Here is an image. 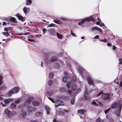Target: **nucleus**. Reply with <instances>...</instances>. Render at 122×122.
<instances>
[{"mask_svg": "<svg viewBox=\"0 0 122 122\" xmlns=\"http://www.w3.org/2000/svg\"><path fill=\"white\" fill-rule=\"evenodd\" d=\"M113 95V93H112L111 95V94L109 93H104L101 95V97L102 99L105 101L106 105L108 104Z\"/></svg>", "mask_w": 122, "mask_h": 122, "instance_id": "nucleus-5", "label": "nucleus"}, {"mask_svg": "<svg viewBox=\"0 0 122 122\" xmlns=\"http://www.w3.org/2000/svg\"><path fill=\"white\" fill-rule=\"evenodd\" d=\"M54 67L56 69H58L60 68V65L58 63L56 62L54 63Z\"/></svg>", "mask_w": 122, "mask_h": 122, "instance_id": "nucleus-16", "label": "nucleus"}, {"mask_svg": "<svg viewBox=\"0 0 122 122\" xmlns=\"http://www.w3.org/2000/svg\"><path fill=\"white\" fill-rule=\"evenodd\" d=\"M42 112H36L35 113V115L36 116L39 117L42 114Z\"/></svg>", "mask_w": 122, "mask_h": 122, "instance_id": "nucleus-24", "label": "nucleus"}, {"mask_svg": "<svg viewBox=\"0 0 122 122\" xmlns=\"http://www.w3.org/2000/svg\"><path fill=\"white\" fill-rule=\"evenodd\" d=\"M13 93H17L19 91V89L18 87H16L13 88L12 90Z\"/></svg>", "mask_w": 122, "mask_h": 122, "instance_id": "nucleus-19", "label": "nucleus"}, {"mask_svg": "<svg viewBox=\"0 0 122 122\" xmlns=\"http://www.w3.org/2000/svg\"><path fill=\"white\" fill-rule=\"evenodd\" d=\"M21 115L23 116H25L26 115V113L24 111H22Z\"/></svg>", "mask_w": 122, "mask_h": 122, "instance_id": "nucleus-42", "label": "nucleus"}, {"mask_svg": "<svg viewBox=\"0 0 122 122\" xmlns=\"http://www.w3.org/2000/svg\"><path fill=\"white\" fill-rule=\"evenodd\" d=\"M25 107H26V106L25 105V104H24V103L23 104H22L21 106V107L23 108H25Z\"/></svg>", "mask_w": 122, "mask_h": 122, "instance_id": "nucleus-61", "label": "nucleus"}, {"mask_svg": "<svg viewBox=\"0 0 122 122\" xmlns=\"http://www.w3.org/2000/svg\"><path fill=\"white\" fill-rule=\"evenodd\" d=\"M67 80H68L67 78L64 76L62 78V81L64 82H66Z\"/></svg>", "mask_w": 122, "mask_h": 122, "instance_id": "nucleus-41", "label": "nucleus"}, {"mask_svg": "<svg viewBox=\"0 0 122 122\" xmlns=\"http://www.w3.org/2000/svg\"><path fill=\"white\" fill-rule=\"evenodd\" d=\"M57 32L53 28L49 29L47 30V33L48 34L51 36L55 37L56 36V34Z\"/></svg>", "mask_w": 122, "mask_h": 122, "instance_id": "nucleus-6", "label": "nucleus"}, {"mask_svg": "<svg viewBox=\"0 0 122 122\" xmlns=\"http://www.w3.org/2000/svg\"><path fill=\"white\" fill-rule=\"evenodd\" d=\"M46 62L47 64H49L50 63V62H51V61H50V59L49 60L47 59H46Z\"/></svg>", "mask_w": 122, "mask_h": 122, "instance_id": "nucleus-64", "label": "nucleus"}, {"mask_svg": "<svg viewBox=\"0 0 122 122\" xmlns=\"http://www.w3.org/2000/svg\"><path fill=\"white\" fill-rule=\"evenodd\" d=\"M63 98L64 99L67 101L70 99V97L69 96L67 95L63 96Z\"/></svg>", "mask_w": 122, "mask_h": 122, "instance_id": "nucleus-29", "label": "nucleus"}, {"mask_svg": "<svg viewBox=\"0 0 122 122\" xmlns=\"http://www.w3.org/2000/svg\"><path fill=\"white\" fill-rule=\"evenodd\" d=\"M97 26H92L91 28V30L93 32L95 30H97Z\"/></svg>", "mask_w": 122, "mask_h": 122, "instance_id": "nucleus-30", "label": "nucleus"}, {"mask_svg": "<svg viewBox=\"0 0 122 122\" xmlns=\"http://www.w3.org/2000/svg\"><path fill=\"white\" fill-rule=\"evenodd\" d=\"M112 49L114 51H116V47H115V46H112Z\"/></svg>", "mask_w": 122, "mask_h": 122, "instance_id": "nucleus-58", "label": "nucleus"}, {"mask_svg": "<svg viewBox=\"0 0 122 122\" xmlns=\"http://www.w3.org/2000/svg\"><path fill=\"white\" fill-rule=\"evenodd\" d=\"M99 37V36L98 35H96L93 38L94 39H98Z\"/></svg>", "mask_w": 122, "mask_h": 122, "instance_id": "nucleus-62", "label": "nucleus"}, {"mask_svg": "<svg viewBox=\"0 0 122 122\" xmlns=\"http://www.w3.org/2000/svg\"><path fill=\"white\" fill-rule=\"evenodd\" d=\"M66 65L67 66V67L69 69V68H70L71 66V65L70 63L69 62L67 61L66 62Z\"/></svg>", "mask_w": 122, "mask_h": 122, "instance_id": "nucleus-43", "label": "nucleus"}, {"mask_svg": "<svg viewBox=\"0 0 122 122\" xmlns=\"http://www.w3.org/2000/svg\"><path fill=\"white\" fill-rule=\"evenodd\" d=\"M86 112V110L82 109H80L77 111V112L80 114L81 115L85 114V113Z\"/></svg>", "mask_w": 122, "mask_h": 122, "instance_id": "nucleus-13", "label": "nucleus"}, {"mask_svg": "<svg viewBox=\"0 0 122 122\" xmlns=\"http://www.w3.org/2000/svg\"><path fill=\"white\" fill-rule=\"evenodd\" d=\"M15 16L18 18V19L22 22L24 21L26 18L25 17H23L22 16L18 14H17L15 15Z\"/></svg>", "mask_w": 122, "mask_h": 122, "instance_id": "nucleus-12", "label": "nucleus"}, {"mask_svg": "<svg viewBox=\"0 0 122 122\" xmlns=\"http://www.w3.org/2000/svg\"><path fill=\"white\" fill-rule=\"evenodd\" d=\"M28 98L31 101H32L33 100L34 97L32 96H30Z\"/></svg>", "mask_w": 122, "mask_h": 122, "instance_id": "nucleus-54", "label": "nucleus"}, {"mask_svg": "<svg viewBox=\"0 0 122 122\" xmlns=\"http://www.w3.org/2000/svg\"><path fill=\"white\" fill-rule=\"evenodd\" d=\"M25 4L27 5H30L32 3V0H25Z\"/></svg>", "mask_w": 122, "mask_h": 122, "instance_id": "nucleus-21", "label": "nucleus"}, {"mask_svg": "<svg viewBox=\"0 0 122 122\" xmlns=\"http://www.w3.org/2000/svg\"><path fill=\"white\" fill-rule=\"evenodd\" d=\"M36 107H32L31 111L32 112H36Z\"/></svg>", "mask_w": 122, "mask_h": 122, "instance_id": "nucleus-55", "label": "nucleus"}, {"mask_svg": "<svg viewBox=\"0 0 122 122\" xmlns=\"http://www.w3.org/2000/svg\"><path fill=\"white\" fill-rule=\"evenodd\" d=\"M59 92L61 93H65L67 95H70L71 92L68 90L66 89L63 87L60 88L59 89Z\"/></svg>", "mask_w": 122, "mask_h": 122, "instance_id": "nucleus-9", "label": "nucleus"}, {"mask_svg": "<svg viewBox=\"0 0 122 122\" xmlns=\"http://www.w3.org/2000/svg\"><path fill=\"white\" fill-rule=\"evenodd\" d=\"M2 34L5 36L8 37V36H10V34L9 33L7 32H2Z\"/></svg>", "mask_w": 122, "mask_h": 122, "instance_id": "nucleus-27", "label": "nucleus"}, {"mask_svg": "<svg viewBox=\"0 0 122 122\" xmlns=\"http://www.w3.org/2000/svg\"><path fill=\"white\" fill-rule=\"evenodd\" d=\"M3 76H2V74H0V86L1 85L2 83L3 82ZM5 86L2 85L0 87V92L2 91L3 90L6 88Z\"/></svg>", "mask_w": 122, "mask_h": 122, "instance_id": "nucleus-10", "label": "nucleus"}, {"mask_svg": "<svg viewBox=\"0 0 122 122\" xmlns=\"http://www.w3.org/2000/svg\"><path fill=\"white\" fill-rule=\"evenodd\" d=\"M97 30L100 33H102L103 32V31L101 29L97 27Z\"/></svg>", "mask_w": 122, "mask_h": 122, "instance_id": "nucleus-49", "label": "nucleus"}, {"mask_svg": "<svg viewBox=\"0 0 122 122\" xmlns=\"http://www.w3.org/2000/svg\"><path fill=\"white\" fill-rule=\"evenodd\" d=\"M98 16V14L97 15V16L95 15H92L88 17L82 19L78 23V24L79 25L83 26V24L86 21L90 20L93 22H95L96 21L97 19V20H99V19Z\"/></svg>", "mask_w": 122, "mask_h": 122, "instance_id": "nucleus-3", "label": "nucleus"}, {"mask_svg": "<svg viewBox=\"0 0 122 122\" xmlns=\"http://www.w3.org/2000/svg\"><path fill=\"white\" fill-rule=\"evenodd\" d=\"M16 35H19L20 36H22V35H23V33H16L15 34Z\"/></svg>", "mask_w": 122, "mask_h": 122, "instance_id": "nucleus-60", "label": "nucleus"}, {"mask_svg": "<svg viewBox=\"0 0 122 122\" xmlns=\"http://www.w3.org/2000/svg\"><path fill=\"white\" fill-rule=\"evenodd\" d=\"M45 109L47 115H49L50 114V109L49 107L47 106H45Z\"/></svg>", "mask_w": 122, "mask_h": 122, "instance_id": "nucleus-22", "label": "nucleus"}, {"mask_svg": "<svg viewBox=\"0 0 122 122\" xmlns=\"http://www.w3.org/2000/svg\"><path fill=\"white\" fill-rule=\"evenodd\" d=\"M26 101H25L23 103L25 104V105L26 106V107H27L28 106H29L30 105V103H28V102H25Z\"/></svg>", "mask_w": 122, "mask_h": 122, "instance_id": "nucleus-47", "label": "nucleus"}, {"mask_svg": "<svg viewBox=\"0 0 122 122\" xmlns=\"http://www.w3.org/2000/svg\"><path fill=\"white\" fill-rule=\"evenodd\" d=\"M83 98H86L88 99L91 98V96L89 95L88 92L86 90H85L83 96Z\"/></svg>", "mask_w": 122, "mask_h": 122, "instance_id": "nucleus-11", "label": "nucleus"}, {"mask_svg": "<svg viewBox=\"0 0 122 122\" xmlns=\"http://www.w3.org/2000/svg\"><path fill=\"white\" fill-rule=\"evenodd\" d=\"M40 104V102L39 101H36V100H34L32 102V105L35 106H39Z\"/></svg>", "mask_w": 122, "mask_h": 122, "instance_id": "nucleus-14", "label": "nucleus"}, {"mask_svg": "<svg viewBox=\"0 0 122 122\" xmlns=\"http://www.w3.org/2000/svg\"><path fill=\"white\" fill-rule=\"evenodd\" d=\"M66 87L68 89H71L73 91L72 93H75V96L81 91V89L80 88H76V85L74 83H72L71 81H68L66 84Z\"/></svg>", "mask_w": 122, "mask_h": 122, "instance_id": "nucleus-2", "label": "nucleus"}, {"mask_svg": "<svg viewBox=\"0 0 122 122\" xmlns=\"http://www.w3.org/2000/svg\"><path fill=\"white\" fill-rule=\"evenodd\" d=\"M30 10V8L26 7H24L23 9L24 12L25 14L29 13Z\"/></svg>", "mask_w": 122, "mask_h": 122, "instance_id": "nucleus-15", "label": "nucleus"}, {"mask_svg": "<svg viewBox=\"0 0 122 122\" xmlns=\"http://www.w3.org/2000/svg\"><path fill=\"white\" fill-rule=\"evenodd\" d=\"M42 30L44 34H45L46 32L47 31V30L45 28H42Z\"/></svg>", "mask_w": 122, "mask_h": 122, "instance_id": "nucleus-52", "label": "nucleus"}, {"mask_svg": "<svg viewBox=\"0 0 122 122\" xmlns=\"http://www.w3.org/2000/svg\"><path fill=\"white\" fill-rule=\"evenodd\" d=\"M54 76V74L53 72H51L49 73V76L50 78L52 79L53 78Z\"/></svg>", "mask_w": 122, "mask_h": 122, "instance_id": "nucleus-28", "label": "nucleus"}, {"mask_svg": "<svg viewBox=\"0 0 122 122\" xmlns=\"http://www.w3.org/2000/svg\"><path fill=\"white\" fill-rule=\"evenodd\" d=\"M4 19L7 21L8 22H9V18L8 17H5Z\"/></svg>", "mask_w": 122, "mask_h": 122, "instance_id": "nucleus-59", "label": "nucleus"}, {"mask_svg": "<svg viewBox=\"0 0 122 122\" xmlns=\"http://www.w3.org/2000/svg\"><path fill=\"white\" fill-rule=\"evenodd\" d=\"M97 102L98 104L100 106H101L102 107V108L103 107V103L102 102H100V101H98L97 102Z\"/></svg>", "mask_w": 122, "mask_h": 122, "instance_id": "nucleus-40", "label": "nucleus"}, {"mask_svg": "<svg viewBox=\"0 0 122 122\" xmlns=\"http://www.w3.org/2000/svg\"><path fill=\"white\" fill-rule=\"evenodd\" d=\"M64 77H65L66 78H67L68 79H69V78H70V75L67 73L65 72L64 73Z\"/></svg>", "mask_w": 122, "mask_h": 122, "instance_id": "nucleus-26", "label": "nucleus"}, {"mask_svg": "<svg viewBox=\"0 0 122 122\" xmlns=\"http://www.w3.org/2000/svg\"><path fill=\"white\" fill-rule=\"evenodd\" d=\"M58 60V58L55 55L54 56L51 57L50 59V61L51 62H53L57 60Z\"/></svg>", "mask_w": 122, "mask_h": 122, "instance_id": "nucleus-17", "label": "nucleus"}, {"mask_svg": "<svg viewBox=\"0 0 122 122\" xmlns=\"http://www.w3.org/2000/svg\"><path fill=\"white\" fill-rule=\"evenodd\" d=\"M48 98L53 102L55 103L56 104L55 107L56 108H57L59 106L63 105H64V103L63 101L60 98H57L55 100L52 98L50 96L48 97Z\"/></svg>", "mask_w": 122, "mask_h": 122, "instance_id": "nucleus-4", "label": "nucleus"}, {"mask_svg": "<svg viewBox=\"0 0 122 122\" xmlns=\"http://www.w3.org/2000/svg\"><path fill=\"white\" fill-rule=\"evenodd\" d=\"M4 112L10 117H11L13 115L16 114L15 112L13 111L11 112L9 110L7 109H6L5 110Z\"/></svg>", "mask_w": 122, "mask_h": 122, "instance_id": "nucleus-7", "label": "nucleus"}, {"mask_svg": "<svg viewBox=\"0 0 122 122\" xmlns=\"http://www.w3.org/2000/svg\"><path fill=\"white\" fill-rule=\"evenodd\" d=\"M101 119L100 117H98L96 120V122H100Z\"/></svg>", "mask_w": 122, "mask_h": 122, "instance_id": "nucleus-53", "label": "nucleus"}, {"mask_svg": "<svg viewBox=\"0 0 122 122\" xmlns=\"http://www.w3.org/2000/svg\"><path fill=\"white\" fill-rule=\"evenodd\" d=\"M13 99L8 98L4 100V103L2 102H1V104L3 107H5L7 106V104L9 103V102H10Z\"/></svg>", "mask_w": 122, "mask_h": 122, "instance_id": "nucleus-8", "label": "nucleus"}, {"mask_svg": "<svg viewBox=\"0 0 122 122\" xmlns=\"http://www.w3.org/2000/svg\"><path fill=\"white\" fill-rule=\"evenodd\" d=\"M26 108L28 113L30 114L32 113L31 110L32 107L31 106L29 105L26 107Z\"/></svg>", "mask_w": 122, "mask_h": 122, "instance_id": "nucleus-18", "label": "nucleus"}, {"mask_svg": "<svg viewBox=\"0 0 122 122\" xmlns=\"http://www.w3.org/2000/svg\"><path fill=\"white\" fill-rule=\"evenodd\" d=\"M107 46H112V44L109 42H108V43H107Z\"/></svg>", "mask_w": 122, "mask_h": 122, "instance_id": "nucleus-63", "label": "nucleus"}, {"mask_svg": "<svg viewBox=\"0 0 122 122\" xmlns=\"http://www.w3.org/2000/svg\"><path fill=\"white\" fill-rule=\"evenodd\" d=\"M56 36L57 38L59 39H61L63 38V35L60 34V33L57 32L56 33Z\"/></svg>", "mask_w": 122, "mask_h": 122, "instance_id": "nucleus-23", "label": "nucleus"}, {"mask_svg": "<svg viewBox=\"0 0 122 122\" xmlns=\"http://www.w3.org/2000/svg\"><path fill=\"white\" fill-rule=\"evenodd\" d=\"M75 93H71V94L73 96L72 97V99H71L73 100H75V97L76 96H75Z\"/></svg>", "mask_w": 122, "mask_h": 122, "instance_id": "nucleus-46", "label": "nucleus"}, {"mask_svg": "<svg viewBox=\"0 0 122 122\" xmlns=\"http://www.w3.org/2000/svg\"><path fill=\"white\" fill-rule=\"evenodd\" d=\"M78 70L79 74L83 78H86L87 81L89 84L93 85L94 84V81L88 72L80 66L78 67Z\"/></svg>", "mask_w": 122, "mask_h": 122, "instance_id": "nucleus-1", "label": "nucleus"}, {"mask_svg": "<svg viewBox=\"0 0 122 122\" xmlns=\"http://www.w3.org/2000/svg\"><path fill=\"white\" fill-rule=\"evenodd\" d=\"M75 102V100H73L71 99V100L70 103L71 104L73 105H74Z\"/></svg>", "mask_w": 122, "mask_h": 122, "instance_id": "nucleus-57", "label": "nucleus"}, {"mask_svg": "<svg viewBox=\"0 0 122 122\" xmlns=\"http://www.w3.org/2000/svg\"><path fill=\"white\" fill-rule=\"evenodd\" d=\"M99 40L100 41L103 42L105 43H106L108 41V40L107 39L105 38H104L103 39H99Z\"/></svg>", "mask_w": 122, "mask_h": 122, "instance_id": "nucleus-32", "label": "nucleus"}, {"mask_svg": "<svg viewBox=\"0 0 122 122\" xmlns=\"http://www.w3.org/2000/svg\"><path fill=\"white\" fill-rule=\"evenodd\" d=\"M71 36H74V37H76V34L74 33H73L72 30H71Z\"/></svg>", "mask_w": 122, "mask_h": 122, "instance_id": "nucleus-48", "label": "nucleus"}, {"mask_svg": "<svg viewBox=\"0 0 122 122\" xmlns=\"http://www.w3.org/2000/svg\"><path fill=\"white\" fill-rule=\"evenodd\" d=\"M27 40L30 42H34L35 41V40L34 39H30V38H28L27 39Z\"/></svg>", "mask_w": 122, "mask_h": 122, "instance_id": "nucleus-51", "label": "nucleus"}, {"mask_svg": "<svg viewBox=\"0 0 122 122\" xmlns=\"http://www.w3.org/2000/svg\"><path fill=\"white\" fill-rule=\"evenodd\" d=\"M104 93V92L102 90H100V92L97 94L96 95V96L97 97L100 96L101 95H102V94Z\"/></svg>", "mask_w": 122, "mask_h": 122, "instance_id": "nucleus-37", "label": "nucleus"}, {"mask_svg": "<svg viewBox=\"0 0 122 122\" xmlns=\"http://www.w3.org/2000/svg\"><path fill=\"white\" fill-rule=\"evenodd\" d=\"M91 104L93 105H98L97 102H95L94 100L92 101V102L91 103Z\"/></svg>", "mask_w": 122, "mask_h": 122, "instance_id": "nucleus-45", "label": "nucleus"}, {"mask_svg": "<svg viewBox=\"0 0 122 122\" xmlns=\"http://www.w3.org/2000/svg\"><path fill=\"white\" fill-rule=\"evenodd\" d=\"M62 22L59 19H57L56 23L57 24L61 23Z\"/></svg>", "mask_w": 122, "mask_h": 122, "instance_id": "nucleus-56", "label": "nucleus"}, {"mask_svg": "<svg viewBox=\"0 0 122 122\" xmlns=\"http://www.w3.org/2000/svg\"><path fill=\"white\" fill-rule=\"evenodd\" d=\"M59 18L63 20H66L67 21L70 20V19H69L66 18L61 17Z\"/></svg>", "mask_w": 122, "mask_h": 122, "instance_id": "nucleus-35", "label": "nucleus"}, {"mask_svg": "<svg viewBox=\"0 0 122 122\" xmlns=\"http://www.w3.org/2000/svg\"><path fill=\"white\" fill-rule=\"evenodd\" d=\"M53 80H50L48 82V84L49 86H51L53 83Z\"/></svg>", "mask_w": 122, "mask_h": 122, "instance_id": "nucleus-34", "label": "nucleus"}, {"mask_svg": "<svg viewBox=\"0 0 122 122\" xmlns=\"http://www.w3.org/2000/svg\"><path fill=\"white\" fill-rule=\"evenodd\" d=\"M56 24L54 23H52L48 25V27H54L56 26Z\"/></svg>", "mask_w": 122, "mask_h": 122, "instance_id": "nucleus-39", "label": "nucleus"}, {"mask_svg": "<svg viewBox=\"0 0 122 122\" xmlns=\"http://www.w3.org/2000/svg\"><path fill=\"white\" fill-rule=\"evenodd\" d=\"M65 114V113L64 112V110L62 111H60L59 112V114L61 115H64Z\"/></svg>", "mask_w": 122, "mask_h": 122, "instance_id": "nucleus-44", "label": "nucleus"}, {"mask_svg": "<svg viewBox=\"0 0 122 122\" xmlns=\"http://www.w3.org/2000/svg\"><path fill=\"white\" fill-rule=\"evenodd\" d=\"M13 27H5L4 28V30L5 31L7 32L8 31H10Z\"/></svg>", "mask_w": 122, "mask_h": 122, "instance_id": "nucleus-25", "label": "nucleus"}, {"mask_svg": "<svg viewBox=\"0 0 122 122\" xmlns=\"http://www.w3.org/2000/svg\"><path fill=\"white\" fill-rule=\"evenodd\" d=\"M13 92L12 90H10L7 93V96L8 97H9L13 94Z\"/></svg>", "mask_w": 122, "mask_h": 122, "instance_id": "nucleus-31", "label": "nucleus"}, {"mask_svg": "<svg viewBox=\"0 0 122 122\" xmlns=\"http://www.w3.org/2000/svg\"><path fill=\"white\" fill-rule=\"evenodd\" d=\"M46 94H47L48 95L50 96H51L53 94H52V93H51L50 91H47L46 92Z\"/></svg>", "mask_w": 122, "mask_h": 122, "instance_id": "nucleus-50", "label": "nucleus"}, {"mask_svg": "<svg viewBox=\"0 0 122 122\" xmlns=\"http://www.w3.org/2000/svg\"><path fill=\"white\" fill-rule=\"evenodd\" d=\"M11 106L12 109H14L15 108L16 106L14 103H12L11 104Z\"/></svg>", "mask_w": 122, "mask_h": 122, "instance_id": "nucleus-36", "label": "nucleus"}, {"mask_svg": "<svg viewBox=\"0 0 122 122\" xmlns=\"http://www.w3.org/2000/svg\"><path fill=\"white\" fill-rule=\"evenodd\" d=\"M21 101V99L20 98L17 99L15 101V103L16 104H18Z\"/></svg>", "mask_w": 122, "mask_h": 122, "instance_id": "nucleus-38", "label": "nucleus"}, {"mask_svg": "<svg viewBox=\"0 0 122 122\" xmlns=\"http://www.w3.org/2000/svg\"><path fill=\"white\" fill-rule=\"evenodd\" d=\"M76 76L75 75H73L71 77V80L70 81L72 83H74L76 81Z\"/></svg>", "mask_w": 122, "mask_h": 122, "instance_id": "nucleus-20", "label": "nucleus"}, {"mask_svg": "<svg viewBox=\"0 0 122 122\" xmlns=\"http://www.w3.org/2000/svg\"><path fill=\"white\" fill-rule=\"evenodd\" d=\"M15 19L12 16H10L9 18V22H12L13 21H14Z\"/></svg>", "mask_w": 122, "mask_h": 122, "instance_id": "nucleus-33", "label": "nucleus"}]
</instances>
